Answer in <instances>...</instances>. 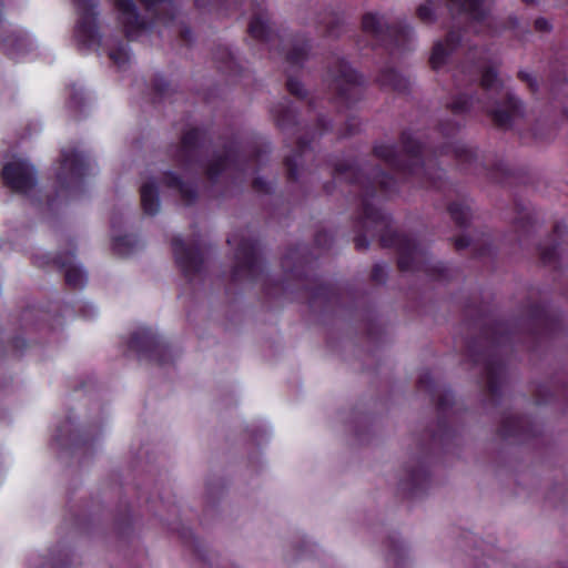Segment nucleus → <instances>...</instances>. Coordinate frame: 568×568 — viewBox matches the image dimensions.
<instances>
[{
  "mask_svg": "<svg viewBox=\"0 0 568 568\" xmlns=\"http://www.w3.org/2000/svg\"><path fill=\"white\" fill-rule=\"evenodd\" d=\"M62 156H63L62 165L65 169L73 170V162H71L70 159L64 153L62 154Z\"/></svg>",
  "mask_w": 568,
  "mask_h": 568,
  "instance_id": "obj_34",
  "label": "nucleus"
},
{
  "mask_svg": "<svg viewBox=\"0 0 568 568\" xmlns=\"http://www.w3.org/2000/svg\"><path fill=\"white\" fill-rule=\"evenodd\" d=\"M337 82H345L347 84H356L359 82V75L346 63L341 64V71L337 75Z\"/></svg>",
  "mask_w": 568,
  "mask_h": 568,
  "instance_id": "obj_19",
  "label": "nucleus"
},
{
  "mask_svg": "<svg viewBox=\"0 0 568 568\" xmlns=\"http://www.w3.org/2000/svg\"><path fill=\"white\" fill-rule=\"evenodd\" d=\"M362 29L364 32L372 33L374 36L393 32V29L386 23L384 17L373 12H367L363 16Z\"/></svg>",
  "mask_w": 568,
  "mask_h": 568,
  "instance_id": "obj_12",
  "label": "nucleus"
},
{
  "mask_svg": "<svg viewBox=\"0 0 568 568\" xmlns=\"http://www.w3.org/2000/svg\"><path fill=\"white\" fill-rule=\"evenodd\" d=\"M535 31L539 33H549L552 31V26L547 19L538 18L535 21Z\"/></svg>",
  "mask_w": 568,
  "mask_h": 568,
  "instance_id": "obj_27",
  "label": "nucleus"
},
{
  "mask_svg": "<svg viewBox=\"0 0 568 568\" xmlns=\"http://www.w3.org/2000/svg\"><path fill=\"white\" fill-rule=\"evenodd\" d=\"M199 136H200V131L199 130L193 129V130L187 131L183 135V140H182L183 146L185 149L192 148L196 143Z\"/></svg>",
  "mask_w": 568,
  "mask_h": 568,
  "instance_id": "obj_23",
  "label": "nucleus"
},
{
  "mask_svg": "<svg viewBox=\"0 0 568 568\" xmlns=\"http://www.w3.org/2000/svg\"><path fill=\"white\" fill-rule=\"evenodd\" d=\"M141 203L144 212L154 215L160 207L158 190L153 182H146L141 186Z\"/></svg>",
  "mask_w": 568,
  "mask_h": 568,
  "instance_id": "obj_13",
  "label": "nucleus"
},
{
  "mask_svg": "<svg viewBox=\"0 0 568 568\" xmlns=\"http://www.w3.org/2000/svg\"><path fill=\"white\" fill-rule=\"evenodd\" d=\"M145 10L153 14L156 20L166 22L172 20L175 12L174 0H140Z\"/></svg>",
  "mask_w": 568,
  "mask_h": 568,
  "instance_id": "obj_10",
  "label": "nucleus"
},
{
  "mask_svg": "<svg viewBox=\"0 0 568 568\" xmlns=\"http://www.w3.org/2000/svg\"><path fill=\"white\" fill-rule=\"evenodd\" d=\"M525 3H532L535 0H523Z\"/></svg>",
  "mask_w": 568,
  "mask_h": 568,
  "instance_id": "obj_41",
  "label": "nucleus"
},
{
  "mask_svg": "<svg viewBox=\"0 0 568 568\" xmlns=\"http://www.w3.org/2000/svg\"><path fill=\"white\" fill-rule=\"evenodd\" d=\"M287 89L292 94H295L296 97H304V89L302 83L296 79H288L287 81Z\"/></svg>",
  "mask_w": 568,
  "mask_h": 568,
  "instance_id": "obj_26",
  "label": "nucleus"
},
{
  "mask_svg": "<svg viewBox=\"0 0 568 568\" xmlns=\"http://www.w3.org/2000/svg\"><path fill=\"white\" fill-rule=\"evenodd\" d=\"M359 184H364V181L362 179H358Z\"/></svg>",
  "mask_w": 568,
  "mask_h": 568,
  "instance_id": "obj_43",
  "label": "nucleus"
},
{
  "mask_svg": "<svg viewBox=\"0 0 568 568\" xmlns=\"http://www.w3.org/2000/svg\"><path fill=\"white\" fill-rule=\"evenodd\" d=\"M440 3V0H427L417 8V17L424 23H433L436 20L435 6Z\"/></svg>",
  "mask_w": 568,
  "mask_h": 568,
  "instance_id": "obj_16",
  "label": "nucleus"
},
{
  "mask_svg": "<svg viewBox=\"0 0 568 568\" xmlns=\"http://www.w3.org/2000/svg\"><path fill=\"white\" fill-rule=\"evenodd\" d=\"M2 178L14 192L22 194L29 193L37 185V172L24 160L7 163L2 169Z\"/></svg>",
  "mask_w": 568,
  "mask_h": 568,
  "instance_id": "obj_3",
  "label": "nucleus"
},
{
  "mask_svg": "<svg viewBox=\"0 0 568 568\" xmlns=\"http://www.w3.org/2000/svg\"><path fill=\"white\" fill-rule=\"evenodd\" d=\"M387 180H389V179L387 178ZM379 184L385 190L388 187V183L386 181V176H383V180L379 181Z\"/></svg>",
  "mask_w": 568,
  "mask_h": 568,
  "instance_id": "obj_36",
  "label": "nucleus"
},
{
  "mask_svg": "<svg viewBox=\"0 0 568 568\" xmlns=\"http://www.w3.org/2000/svg\"><path fill=\"white\" fill-rule=\"evenodd\" d=\"M410 32V29L408 27H405L400 30V36H408Z\"/></svg>",
  "mask_w": 568,
  "mask_h": 568,
  "instance_id": "obj_38",
  "label": "nucleus"
},
{
  "mask_svg": "<svg viewBox=\"0 0 568 568\" xmlns=\"http://www.w3.org/2000/svg\"><path fill=\"white\" fill-rule=\"evenodd\" d=\"M169 184L179 187L181 195L185 201L191 202L195 197V191L191 186L183 184L179 178L169 176Z\"/></svg>",
  "mask_w": 568,
  "mask_h": 568,
  "instance_id": "obj_21",
  "label": "nucleus"
},
{
  "mask_svg": "<svg viewBox=\"0 0 568 568\" xmlns=\"http://www.w3.org/2000/svg\"><path fill=\"white\" fill-rule=\"evenodd\" d=\"M109 57L118 67H124V64L129 61L126 44L122 42L118 43L115 48L110 50Z\"/></svg>",
  "mask_w": 568,
  "mask_h": 568,
  "instance_id": "obj_17",
  "label": "nucleus"
},
{
  "mask_svg": "<svg viewBox=\"0 0 568 568\" xmlns=\"http://www.w3.org/2000/svg\"><path fill=\"white\" fill-rule=\"evenodd\" d=\"M404 153L400 155L394 150L392 145L381 144L376 145L374 152L377 158L384 160L389 166L398 170H409L417 173L422 170L419 166L420 145L412 135L404 133L402 136Z\"/></svg>",
  "mask_w": 568,
  "mask_h": 568,
  "instance_id": "obj_2",
  "label": "nucleus"
},
{
  "mask_svg": "<svg viewBox=\"0 0 568 568\" xmlns=\"http://www.w3.org/2000/svg\"><path fill=\"white\" fill-rule=\"evenodd\" d=\"M236 256L240 262L239 267L235 270L236 276L240 275V272L242 271V268L246 270L248 274H252L254 272V270L257 267L258 258H257V253H256V248H255L254 244H252L250 242L243 243L239 247V250L236 252Z\"/></svg>",
  "mask_w": 568,
  "mask_h": 568,
  "instance_id": "obj_11",
  "label": "nucleus"
},
{
  "mask_svg": "<svg viewBox=\"0 0 568 568\" xmlns=\"http://www.w3.org/2000/svg\"><path fill=\"white\" fill-rule=\"evenodd\" d=\"M248 32L251 36H271L273 29L268 16L260 13L253 17L248 24Z\"/></svg>",
  "mask_w": 568,
  "mask_h": 568,
  "instance_id": "obj_15",
  "label": "nucleus"
},
{
  "mask_svg": "<svg viewBox=\"0 0 568 568\" xmlns=\"http://www.w3.org/2000/svg\"><path fill=\"white\" fill-rule=\"evenodd\" d=\"M195 4L197 7H203L205 4V1L204 0H195Z\"/></svg>",
  "mask_w": 568,
  "mask_h": 568,
  "instance_id": "obj_39",
  "label": "nucleus"
},
{
  "mask_svg": "<svg viewBox=\"0 0 568 568\" xmlns=\"http://www.w3.org/2000/svg\"><path fill=\"white\" fill-rule=\"evenodd\" d=\"M115 9L119 19L125 28V36H132L133 32L145 31L146 21L139 14L133 0H115Z\"/></svg>",
  "mask_w": 568,
  "mask_h": 568,
  "instance_id": "obj_5",
  "label": "nucleus"
},
{
  "mask_svg": "<svg viewBox=\"0 0 568 568\" xmlns=\"http://www.w3.org/2000/svg\"><path fill=\"white\" fill-rule=\"evenodd\" d=\"M306 57V52L304 48H296L292 52L288 53L287 60L293 64H298Z\"/></svg>",
  "mask_w": 568,
  "mask_h": 568,
  "instance_id": "obj_28",
  "label": "nucleus"
},
{
  "mask_svg": "<svg viewBox=\"0 0 568 568\" xmlns=\"http://www.w3.org/2000/svg\"><path fill=\"white\" fill-rule=\"evenodd\" d=\"M486 111L497 125L506 128L523 115V105L519 99L507 93L500 103L487 105Z\"/></svg>",
  "mask_w": 568,
  "mask_h": 568,
  "instance_id": "obj_4",
  "label": "nucleus"
},
{
  "mask_svg": "<svg viewBox=\"0 0 568 568\" xmlns=\"http://www.w3.org/2000/svg\"><path fill=\"white\" fill-rule=\"evenodd\" d=\"M98 38H81V41H79L78 47L81 51H87L91 44L98 45L95 42Z\"/></svg>",
  "mask_w": 568,
  "mask_h": 568,
  "instance_id": "obj_30",
  "label": "nucleus"
},
{
  "mask_svg": "<svg viewBox=\"0 0 568 568\" xmlns=\"http://www.w3.org/2000/svg\"><path fill=\"white\" fill-rule=\"evenodd\" d=\"M489 388L494 392L491 382H489Z\"/></svg>",
  "mask_w": 568,
  "mask_h": 568,
  "instance_id": "obj_42",
  "label": "nucleus"
},
{
  "mask_svg": "<svg viewBox=\"0 0 568 568\" xmlns=\"http://www.w3.org/2000/svg\"><path fill=\"white\" fill-rule=\"evenodd\" d=\"M172 246L176 262L184 273L189 274L199 270L202 260L197 252L186 248L183 241L180 239L173 240Z\"/></svg>",
  "mask_w": 568,
  "mask_h": 568,
  "instance_id": "obj_8",
  "label": "nucleus"
},
{
  "mask_svg": "<svg viewBox=\"0 0 568 568\" xmlns=\"http://www.w3.org/2000/svg\"><path fill=\"white\" fill-rule=\"evenodd\" d=\"M189 33H190V31L186 30L185 32H182L180 36L186 37V36H189Z\"/></svg>",
  "mask_w": 568,
  "mask_h": 568,
  "instance_id": "obj_40",
  "label": "nucleus"
},
{
  "mask_svg": "<svg viewBox=\"0 0 568 568\" xmlns=\"http://www.w3.org/2000/svg\"><path fill=\"white\" fill-rule=\"evenodd\" d=\"M453 13L465 16L471 22H484L490 14V7L484 0H447Z\"/></svg>",
  "mask_w": 568,
  "mask_h": 568,
  "instance_id": "obj_6",
  "label": "nucleus"
},
{
  "mask_svg": "<svg viewBox=\"0 0 568 568\" xmlns=\"http://www.w3.org/2000/svg\"><path fill=\"white\" fill-rule=\"evenodd\" d=\"M481 85L485 90H497L500 87L497 73L494 69H487L481 75Z\"/></svg>",
  "mask_w": 568,
  "mask_h": 568,
  "instance_id": "obj_20",
  "label": "nucleus"
},
{
  "mask_svg": "<svg viewBox=\"0 0 568 568\" xmlns=\"http://www.w3.org/2000/svg\"><path fill=\"white\" fill-rule=\"evenodd\" d=\"M64 270V277L68 285L77 288L82 287L87 281L83 270L73 263V261H57Z\"/></svg>",
  "mask_w": 568,
  "mask_h": 568,
  "instance_id": "obj_14",
  "label": "nucleus"
},
{
  "mask_svg": "<svg viewBox=\"0 0 568 568\" xmlns=\"http://www.w3.org/2000/svg\"><path fill=\"white\" fill-rule=\"evenodd\" d=\"M385 267L381 264H376L372 271V277L376 282H382L385 280Z\"/></svg>",
  "mask_w": 568,
  "mask_h": 568,
  "instance_id": "obj_29",
  "label": "nucleus"
},
{
  "mask_svg": "<svg viewBox=\"0 0 568 568\" xmlns=\"http://www.w3.org/2000/svg\"><path fill=\"white\" fill-rule=\"evenodd\" d=\"M355 246L358 251H364L368 247V242L365 237L359 236L355 240Z\"/></svg>",
  "mask_w": 568,
  "mask_h": 568,
  "instance_id": "obj_32",
  "label": "nucleus"
},
{
  "mask_svg": "<svg viewBox=\"0 0 568 568\" xmlns=\"http://www.w3.org/2000/svg\"><path fill=\"white\" fill-rule=\"evenodd\" d=\"M468 244H469V241L466 237H458L455 241V246L457 250H462V248L468 246Z\"/></svg>",
  "mask_w": 568,
  "mask_h": 568,
  "instance_id": "obj_33",
  "label": "nucleus"
},
{
  "mask_svg": "<svg viewBox=\"0 0 568 568\" xmlns=\"http://www.w3.org/2000/svg\"><path fill=\"white\" fill-rule=\"evenodd\" d=\"M79 19L77 22V31L79 36H95L98 30L97 14L93 11L94 6L89 0H74Z\"/></svg>",
  "mask_w": 568,
  "mask_h": 568,
  "instance_id": "obj_7",
  "label": "nucleus"
},
{
  "mask_svg": "<svg viewBox=\"0 0 568 568\" xmlns=\"http://www.w3.org/2000/svg\"><path fill=\"white\" fill-rule=\"evenodd\" d=\"M518 77L520 80L527 83L528 88L532 93H536L538 91V81L535 77L524 71H520L518 73Z\"/></svg>",
  "mask_w": 568,
  "mask_h": 568,
  "instance_id": "obj_25",
  "label": "nucleus"
},
{
  "mask_svg": "<svg viewBox=\"0 0 568 568\" xmlns=\"http://www.w3.org/2000/svg\"><path fill=\"white\" fill-rule=\"evenodd\" d=\"M452 219L459 225H465L469 219V210L463 204L454 203L449 206Z\"/></svg>",
  "mask_w": 568,
  "mask_h": 568,
  "instance_id": "obj_18",
  "label": "nucleus"
},
{
  "mask_svg": "<svg viewBox=\"0 0 568 568\" xmlns=\"http://www.w3.org/2000/svg\"><path fill=\"white\" fill-rule=\"evenodd\" d=\"M286 166H287V171H288L290 176L291 178H295V175H296V172H295V169H296L295 160H293L291 158H287L286 159Z\"/></svg>",
  "mask_w": 568,
  "mask_h": 568,
  "instance_id": "obj_31",
  "label": "nucleus"
},
{
  "mask_svg": "<svg viewBox=\"0 0 568 568\" xmlns=\"http://www.w3.org/2000/svg\"><path fill=\"white\" fill-rule=\"evenodd\" d=\"M541 258H542L544 262H550L551 254L548 253V252H541Z\"/></svg>",
  "mask_w": 568,
  "mask_h": 568,
  "instance_id": "obj_35",
  "label": "nucleus"
},
{
  "mask_svg": "<svg viewBox=\"0 0 568 568\" xmlns=\"http://www.w3.org/2000/svg\"><path fill=\"white\" fill-rule=\"evenodd\" d=\"M230 162V158H219L215 163L210 164L207 169V175L210 178L216 176L222 170H224Z\"/></svg>",
  "mask_w": 568,
  "mask_h": 568,
  "instance_id": "obj_22",
  "label": "nucleus"
},
{
  "mask_svg": "<svg viewBox=\"0 0 568 568\" xmlns=\"http://www.w3.org/2000/svg\"><path fill=\"white\" fill-rule=\"evenodd\" d=\"M368 190L365 191V195L363 199V229L369 231L371 229L374 232H384L381 235V243L383 246H396L400 253L398 258V266L403 271H407L412 268L409 258L410 256H415L416 246L415 244L407 237L398 235L388 230L389 227V219L383 214L378 209L372 206L369 203Z\"/></svg>",
  "mask_w": 568,
  "mask_h": 568,
  "instance_id": "obj_1",
  "label": "nucleus"
},
{
  "mask_svg": "<svg viewBox=\"0 0 568 568\" xmlns=\"http://www.w3.org/2000/svg\"><path fill=\"white\" fill-rule=\"evenodd\" d=\"M459 38H443L433 48L429 62L433 69H439L447 58L457 49Z\"/></svg>",
  "mask_w": 568,
  "mask_h": 568,
  "instance_id": "obj_9",
  "label": "nucleus"
},
{
  "mask_svg": "<svg viewBox=\"0 0 568 568\" xmlns=\"http://www.w3.org/2000/svg\"><path fill=\"white\" fill-rule=\"evenodd\" d=\"M469 100L465 97H458L450 103V109L454 113H460L468 109Z\"/></svg>",
  "mask_w": 568,
  "mask_h": 568,
  "instance_id": "obj_24",
  "label": "nucleus"
},
{
  "mask_svg": "<svg viewBox=\"0 0 568 568\" xmlns=\"http://www.w3.org/2000/svg\"><path fill=\"white\" fill-rule=\"evenodd\" d=\"M255 186L260 190H264L263 182L261 180H255L254 182Z\"/></svg>",
  "mask_w": 568,
  "mask_h": 568,
  "instance_id": "obj_37",
  "label": "nucleus"
}]
</instances>
